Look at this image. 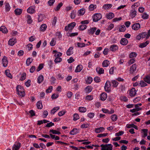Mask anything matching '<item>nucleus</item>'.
I'll list each match as a JSON object with an SVG mask.
<instances>
[{
	"label": "nucleus",
	"instance_id": "1",
	"mask_svg": "<svg viewBox=\"0 0 150 150\" xmlns=\"http://www.w3.org/2000/svg\"><path fill=\"white\" fill-rule=\"evenodd\" d=\"M16 90L18 94L22 97L25 96V93L23 88L21 86L18 85L16 87Z\"/></svg>",
	"mask_w": 150,
	"mask_h": 150
},
{
	"label": "nucleus",
	"instance_id": "2",
	"mask_svg": "<svg viewBox=\"0 0 150 150\" xmlns=\"http://www.w3.org/2000/svg\"><path fill=\"white\" fill-rule=\"evenodd\" d=\"M101 150H112L113 146L111 144H102L100 145Z\"/></svg>",
	"mask_w": 150,
	"mask_h": 150
},
{
	"label": "nucleus",
	"instance_id": "3",
	"mask_svg": "<svg viewBox=\"0 0 150 150\" xmlns=\"http://www.w3.org/2000/svg\"><path fill=\"white\" fill-rule=\"evenodd\" d=\"M76 25V23L75 22H72L69 24L67 26H66L65 27L64 30L66 31H67L68 30H71Z\"/></svg>",
	"mask_w": 150,
	"mask_h": 150
},
{
	"label": "nucleus",
	"instance_id": "4",
	"mask_svg": "<svg viewBox=\"0 0 150 150\" xmlns=\"http://www.w3.org/2000/svg\"><path fill=\"white\" fill-rule=\"evenodd\" d=\"M102 16L100 13H96L93 16V22H97L100 20L102 18Z\"/></svg>",
	"mask_w": 150,
	"mask_h": 150
},
{
	"label": "nucleus",
	"instance_id": "5",
	"mask_svg": "<svg viewBox=\"0 0 150 150\" xmlns=\"http://www.w3.org/2000/svg\"><path fill=\"white\" fill-rule=\"evenodd\" d=\"M111 86V84L110 82L107 81L105 84L104 88L105 91L108 92L110 91V87Z\"/></svg>",
	"mask_w": 150,
	"mask_h": 150
},
{
	"label": "nucleus",
	"instance_id": "6",
	"mask_svg": "<svg viewBox=\"0 0 150 150\" xmlns=\"http://www.w3.org/2000/svg\"><path fill=\"white\" fill-rule=\"evenodd\" d=\"M132 29L135 30H137L140 28V25L139 23H135L132 26Z\"/></svg>",
	"mask_w": 150,
	"mask_h": 150
},
{
	"label": "nucleus",
	"instance_id": "7",
	"mask_svg": "<svg viewBox=\"0 0 150 150\" xmlns=\"http://www.w3.org/2000/svg\"><path fill=\"white\" fill-rule=\"evenodd\" d=\"M21 144L18 142H16L13 145L12 150H18L20 148Z\"/></svg>",
	"mask_w": 150,
	"mask_h": 150
},
{
	"label": "nucleus",
	"instance_id": "8",
	"mask_svg": "<svg viewBox=\"0 0 150 150\" xmlns=\"http://www.w3.org/2000/svg\"><path fill=\"white\" fill-rule=\"evenodd\" d=\"M2 62L3 65L4 67H6L7 66L8 63V61L7 59V58L6 57H4L2 59Z\"/></svg>",
	"mask_w": 150,
	"mask_h": 150
},
{
	"label": "nucleus",
	"instance_id": "9",
	"mask_svg": "<svg viewBox=\"0 0 150 150\" xmlns=\"http://www.w3.org/2000/svg\"><path fill=\"white\" fill-rule=\"evenodd\" d=\"M118 46L115 45H111L110 48V50L112 52H115L118 49Z\"/></svg>",
	"mask_w": 150,
	"mask_h": 150
},
{
	"label": "nucleus",
	"instance_id": "10",
	"mask_svg": "<svg viewBox=\"0 0 150 150\" xmlns=\"http://www.w3.org/2000/svg\"><path fill=\"white\" fill-rule=\"evenodd\" d=\"M16 42V39L12 38L10 39L8 41V44L11 46H13Z\"/></svg>",
	"mask_w": 150,
	"mask_h": 150
},
{
	"label": "nucleus",
	"instance_id": "11",
	"mask_svg": "<svg viewBox=\"0 0 150 150\" xmlns=\"http://www.w3.org/2000/svg\"><path fill=\"white\" fill-rule=\"evenodd\" d=\"M97 29L96 27L92 28L88 30V32L89 35H93Z\"/></svg>",
	"mask_w": 150,
	"mask_h": 150
},
{
	"label": "nucleus",
	"instance_id": "12",
	"mask_svg": "<svg viewBox=\"0 0 150 150\" xmlns=\"http://www.w3.org/2000/svg\"><path fill=\"white\" fill-rule=\"evenodd\" d=\"M128 43L127 40L125 38H122L120 41V44L123 45H126Z\"/></svg>",
	"mask_w": 150,
	"mask_h": 150
},
{
	"label": "nucleus",
	"instance_id": "13",
	"mask_svg": "<svg viewBox=\"0 0 150 150\" xmlns=\"http://www.w3.org/2000/svg\"><path fill=\"white\" fill-rule=\"evenodd\" d=\"M130 95L131 96L133 97L136 94V91L134 88H132L130 90Z\"/></svg>",
	"mask_w": 150,
	"mask_h": 150
},
{
	"label": "nucleus",
	"instance_id": "14",
	"mask_svg": "<svg viewBox=\"0 0 150 150\" xmlns=\"http://www.w3.org/2000/svg\"><path fill=\"white\" fill-rule=\"evenodd\" d=\"M105 130V128L103 127H100L95 128V132L97 133H100L104 131Z\"/></svg>",
	"mask_w": 150,
	"mask_h": 150
},
{
	"label": "nucleus",
	"instance_id": "15",
	"mask_svg": "<svg viewBox=\"0 0 150 150\" xmlns=\"http://www.w3.org/2000/svg\"><path fill=\"white\" fill-rule=\"evenodd\" d=\"M100 99L102 100H106L107 98V94L105 93H102L100 96Z\"/></svg>",
	"mask_w": 150,
	"mask_h": 150
},
{
	"label": "nucleus",
	"instance_id": "16",
	"mask_svg": "<svg viewBox=\"0 0 150 150\" xmlns=\"http://www.w3.org/2000/svg\"><path fill=\"white\" fill-rule=\"evenodd\" d=\"M0 31L3 33H8V31L6 28L4 26H2L0 28Z\"/></svg>",
	"mask_w": 150,
	"mask_h": 150
},
{
	"label": "nucleus",
	"instance_id": "17",
	"mask_svg": "<svg viewBox=\"0 0 150 150\" xmlns=\"http://www.w3.org/2000/svg\"><path fill=\"white\" fill-rule=\"evenodd\" d=\"M35 12L34 7L33 6H31L27 9V12L31 14Z\"/></svg>",
	"mask_w": 150,
	"mask_h": 150
},
{
	"label": "nucleus",
	"instance_id": "18",
	"mask_svg": "<svg viewBox=\"0 0 150 150\" xmlns=\"http://www.w3.org/2000/svg\"><path fill=\"white\" fill-rule=\"evenodd\" d=\"M137 11L135 9L131 10L130 12V16L132 18H134L136 15Z\"/></svg>",
	"mask_w": 150,
	"mask_h": 150
},
{
	"label": "nucleus",
	"instance_id": "19",
	"mask_svg": "<svg viewBox=\"0 0 150 150\" xmlns=\"http://www.w3.org/2000/svg\"><path fill=\"white\" fill-rule=\"evenodd\" d=\"M137 68L136 65L135 64H134L132 65L130 67V73H133V72L136 70Z\"/></svg>",
	"mask_w": 150,
	"mask_h": 150
},
{
	"label": "nucleus",
	"instance_id": "20",
	"mask_svg": "<svg viewBox=\"0 0 150 150\" xmlns=\"http://www.w3.org/2000/svg\"><path fill=\"white\" fill-rule=\"evenodd\" d=\"M53 53H56V54L54 55V57H61L62 55V53L61 52H58L57 54V52L56 50H53Z\"/></svg>",
	"mask_w": 150,
	"mask_h": 150
},
{
	"label": "nucleus",
	"instance_id": "21",
	"mask_svg": "<svg viewBox=\"0 0 150 150\" xmlns=\"http://www.w3.org/2000/svg\"><path fill=\"white\" fill-rule=\"evenodd\" d=\"M109 61L107 60H104L102 63V66L103 67H108L110 64Z\"/></svg>",
	"mask_w": 150,
	"mask_h": 150
},
{
	"label": "nucleus",
	"instance_id": "22",
	"mask_svg": "<svg viewBox=\"0 0 150 150\" xmlns=\"http://www.w3.org/2000/svg\"><path fill=\"white\" fill-rule=\"evenodd\" d=\"M36 106L38 109H41L42 108V105L41 101H38L36 104Z\"/></svg>",
	"mask_w": 150,
	"mask_h": 150
},
{
	"label": "nucleus",
	"instance_id": "23",
	"mask_svg": "<svg viewBox=\"0 0 150 150\" xmlns=\"http://www.w3.org/2000/svg\"><path fill=\"white\" fill-rule=\"evenodd\" d=\"M85 12V9L84 8H82L79 10L78 13V15L79 16H82L83 15Z\"/></svg>",
	"mask_w": 150,
	"mask_h": 150
},
{
	"label": "nucleus",
	"instance_id": "24",
	"mask_svg": "<svg viewBox=\"0 0 150 150\" xmlns=\"http://www.w3.org/2000/svg\"><path fill=\"white\" fill-rule=\"evenodd\" d=\"M97 72L99 74H101L104 73V70L102 68H97L96 69Z\"/></svg>",
	"mask_w": 150,
	"mask_h": 150
},
{
	"label": "nucleus",
	"instance_id": "25",
	"mask_svg": "<svg viewBox=\"0 0 150 150\" xmlns=\"http://www.w3.org/2000/svg\"><path fill=\"white\" fill-rule=\"evenodd\" d=\"M82 69V66L81 65H79L76 67L75 71L76 72H78L80 71Z\"/></svg>",
	"mask_w": 150,
	"mask_h": 150
},
{
	"label": "nucleus",
	"instance_id": "26",
	"mask_svg": "<svg viewBox=\"0 0 150 150\" xmlns=\"http://www.w3.org/2000/svg\"><path fill=\"white\" fill-rule=\"evenodd\" d=\"M149 41H147L145 42H143L140 44L139 45V47L142 48L148 45L149 44Z\"/></svg>",
	"mask_w": 150,
	"mask_h": 150
},
{
	"label": "nucleus",
	"instance_id": "27",
	"mask_svg": "<svg viewBox=\"0 0 150 150\" xmlns=\"http://www.w3.org/2000/svg\"><path fill=\"white\" fill-rule=\"evenodd\" d=\"M22 11V10L21 9L17 8L15 10L14 12L16 15H19L21 14Z\"/></svg>",
	"mask_w": 150,
	"mask_h": 150
},
{
	"label": "nucleus",
	"instance_id": "28",
	"mask_svg": "<svg viewBox=\"0 0 150 150\" xmlns=\"http://www.w3.org/2000/svg\"><path fill=\"white\" fill-rule=\"evenodd\" d=\"M93 79L91 76L88 77L87 79L86 80V82L87 84H90L93 81Z\"/></svg>",
	"mask_w": 150,
	"mask_h": 150
},
{
	"label": "nucleus",
	"instance_id": "29",
	"mask_svg": "<svg viewBox=\"0 0 150 150\" xmlns=\"http://www.w3.org/2000/svg\"><path fill=\"white\" fill-rule=\"evenodd\" d=\"M78 132V129L77 128H74L69 133L71 135H75L77 134Z\"/></svg>",
	"mask_w": 150,
	"mask_h": 150
},
{
	"label": "nucleus",
	"instance_id": "30",
	"mask_svg": "<svg viewBox=\"0 0 150 150\" xmlns=\"http://www.w3.org/2000/svg\"><path fill=\"white\" fill-rule=\"evenodd\" d=\"M92 89V87L91 86H88L85 88V91L86 93H89L91 92Z\"/></svg>",
	"mask_w": 150,
	"mask_h": 150
},
{
	"label": "nucleus",
	"instance_id": "31",
	"mask_svg": "<svg viewBox=\"0 0 150 150\" xmlns=\"http://www.w3.org/2000/svg\"><path fill=\"white\" fill-rule=\"evenodd\" d=\"M43 76L42 75H40L38 77V82L39 83H40L43 80Z\"/></svg>",
	"mask_w": 150,
	"mask_h": 150
},
{
	"label": "nucleus",
	"instance_id": "32",
	"mask_svg": "<svg viewBox=\"0 0 150 150\" xmlns=\"http://www.w3.org/2000/svg\"><path fill=\"white\" fill-rule=\"evenodd\" d=\"M47 27V26L45 24H42L40 27V30L41 31H44L45 30Z\"/></svg>",
	"mask_w": 150,
	"mask_h": 150
},
{
	"label": "nucleus",
	"instance_id": "33",
	"mask_svg": "<svg viewBox=\"0 0 150 150\" xmlns=\"http://www.w3.org/2000/svg\"><path fill=\"white\" fill-rule=\"evenodd\" d=\"M5 4L6 11L7 12L9 11L11 8L8 2L5 3Z\"/></svg>",
	"mask_w": 150,
	"mask_h": 150
},
{
	"label": "nucleus",
	"instance_id": "34",
	"mask_svg": "<svg viewBox=\"0 0 150 150\" xmlns=\"http://www.w3.org/2000/svg\"><path fill=\"white\" fill-rule=\"evenodd\" d=\"M144 81L148 83H150V76H146L144 79Z\"/></svg>",
	"mask_w": 150,
	"mask_h": 150
},
{
	"label": "nucleus",
	"instance_id": "35",
	"mask_svg": "<svg viewBox=\"0 0 150 150\" xmlns=\"http://www.w3.org/2000/svg\"><path fill=\"white\" fill-rule=\"evenodd\" d=\"M76 16V11L73 10L71 13L70 17L71 18L73 19L75 18Z\"/></svg>",
	"mask_w": 150,
	"mask_h": 150
},
{
	"label": "nucleus",
	"instance_id": "36",
	"mask_svg": "<svg viewBox=\"0 0 150 150\" xmlns=\"http://www.w3.org/2000/svg\"><path fill=\"white\" fill-rule=\"evenodd\" d=\"M73 49V47H71L69 48L67 51L66 54L68 56H70L71 54V51Z\"/></svg>",
	"mask_w": 150,
	"mask_h": 150
},
{
	"label": "nucleus",
	"instance_id": "37",
	"mask_svg": "<svg viewBox=\"0 0 150 150\" xmlns=\"http://www.w3.org/2000/svg\"><path fill=\"white\" fill-rule=\"evenodd\" d=\"M112 5L110 4H107L103 5V8L105 9H108L110 8L112 6Z\"/></svg>",
	"mask_w": 150,
	"mask_h": 150
},
{
	"label": "nucleus",
	"instance_id": "38",
	"mask_svg": "<svg viewBox=\"0 0 150 150\" xmlns=\"http://www.w3.org/2000/svg\"><path fill=\"white\" fill-rule=\"evenodd\" d=\"M126 30V28L125 26L123 25L121 26L119 29V31L120 32H124Z\"/></svg>",
	"mask_w": 150,
	"mask_h": 150
},
{
	"label": "nucleus",
	"instance_id": "39",
	"mask_svg": "<svg viewBox=\"0 0 150 150\" xmlns=\"http://www.w3.org/2000/svg\"><path fill=\"white\" fill-rule=\"evenodd\" d=\"M27 18V21L28 23V24H30L32 23L33 20L30 16L28 15Z\"/></svg>",
	"mask_w": 150,
	"mask_h": 150
},
{
	"label": "nucleus",
	"instance_id": "40",
	"mask_svg": "<svg viewBox=\"0 0 150 150\" xmlns=\"http://www.w3.org/2000/svg\"><path fill=\"white\" fill-rule=\"evenodd\" d=\"M111 119L113 121H115L117 119V116L116 115L114 114L111 116Z\"/></svg>",
	"mask_w": 150,
	"mask_h": 150
},
{
	"label": "nucleus",
	"instance_id": "41",
	"mask_svg": "<svg viewBox=\"0 0 150 150\" xmlns=\"http://www.w3.org/2000/svg\"><path fill=\"white\" fill-rule=\"evenodd\" d=\"M50 132H52L54 134H61V132H60L53 129L50 130Z\"/></svg>",
	"mask_w": 150,
	"mask_h": 150
},
{
	"label": "nucleus",
	"instance_id": "42",
	"mask_svg": "<svg viewBox=\"0 0 150 150\" xmlns=\"http://www.w3.org/2000/svg\"><path fill=\"white\" fill-rule=\"evenodd\" d=\"M6 74L7 76V77L10 78V79L12 78V76L11 74L9 73V71L8 70H5Z\"/></svg>",
	"mask_w": 150,
	"mask_h": 150
},
{
	"label": "nucleus",
	"instance_id": "43",
	"mask_svg": "<svg viewBox=\"0 0 150 150\" xmlns=\"http://www.w3.org/2000/svg\"><path fill=\"white\" fill-rule=\"evenodd\" d=\"M96 5H93V4H91L89 7L90 10L93 11L94 9H96Z\"/></svg>",
	"mask_w": 150,
	"mask_h": 150
},
{
	"label": "nucleus",
	"instance_id": "44",
	"mask_svg": "<svg viewBox=\"0 0 150 150\" xmlns=\"http://www.w3.org/2000/svg\"><path fill=\"white\" fill-rule=\"evenodd\" d=\"M114 17V14L112 13H109L107 15V17L108 19H111Z\"/></svg>",
	"mask_w": 150,
	"mask_h": 150
},
{
	"label": "nucleus",
	"instance_id": "45",
	"mask_svg": "<svg viewBox=\"0 0 150 150\" xmlns=\"http://www.w3.org/2000/svg\"><path fill=\"white\" fill-rule=\"evenodd\" d=\"M87 27V26L85 25H82L79 26V29L80 30H83L86 28Z\"/></svg>",
	"mask_w": 150,
	"mask_h": 150
},
{
	"label": "nucleus",
	"instance_id": "46",
	"mask_svg": "<svg viewBox=\"0 0 150 150\" xmlns=\"http://www.w3.org/2000/svg\"><path fill=\"white\" fill-rule=\"evenodd\" d=\"M59 108V107H55L53 108L51 110V113L52 114H54L56 112L57 110H58Z\"/></svg>",
	"mask_w": 150,
	"mask_h": 150
},
{
	"label": "nucleus",
	"instance_id": "47",
	"mask_svg": "<svg viewBox=\"0 0 150 150\" xmlns=\"http://www.w3.org/2000/svg\"><path fill=\"white\" fill-rule=\"evenodd\" d=\"M142 131L144 132V135L142 136V137L144 138L147 135L148 130L146 129H142Z\"/></svg>",
	"mask_w": 150,
	"mask_h": 150
},
{
	"label": "nucleus",
	"instance_id": "48",
	"mask_svg": "<svg viewBox=\"0 0 150 150\" xmlns=\"http://www.w3.org/2000/svg\"><path fill=\"white\" fill-rule=\"evenodd\" d=\"M33 60V59H31V58H28L27 59L26 62V64L27 66H29L30 64L32 62Z\"/></svg>",
	"mask_w": 150,
	"mask_h": 150
},
{
	"label": "nucleus",
	"instance_id": "49",
	"mask_svg": "<svg viewBox=\"0 0 150 150\" xmlns=\"http://www.w3.org/2000/svg\"><path fill=\"white\" fill-rule=\"evenodd\" d=\"M62 5L63 3L62 2H60V3H59L57 6V7L55 8V11H59L61 7L62 6Z\"/></svg>",
	"mask_w": 150,
	"mask_h": 150
},
{
	"label": "nucleus",
	"instance_id": "50",
	"mask_svg": "<svg viewBox=\"0 0 150 150\" xmlns=\"http://www.w3.org/2000/svg\"><path fill=\"white\" fill-rule=\"evenodd\" d=\"M79 110L80 112H86V108L83 107H79Z\"/></svg>",
	"mask_w": 150,
	"mask_h": 150
},
{
	"label": "nucleus",
	"instance_id": "51",
	"mask_svg": "<svg viewBox=\"0 0 150 150\" xmlns=\"http://www.w3.org/2000/svg\"><path fill=\"white\" fill-rule=\"evenodd\" d=\"M43 15L42 14L38 15V21L39 22H41L43 20Z\"/></svg>",
	"mask_w": 150,
	"mask_h": 150
},
{
	"label": "nucleus",
	"instance_id": "52",
	"mask_svg": "<svg viewBox=\"0 0 150 150\" xmlns=\"http://www.w3.org/2000/svg\"><path fill=\"white\" fill-rule=\"evenodd\" d=\"M62 59L60 57H56L54 61L55 63L60 62L62 61Z\"/></svg>",
	"mask_w": 150,
	"mask_h": 150
},
{
	"label": "nucleus",
	"instance_id": "53",
	"mask_svg": "<svg viewBox=\"0 0 150 150\" xmlns=\"http://www.w3.org/2000/svg\"><path fill=\"white\" fill-rule=\"evenodd\" d=\"M137 54L135 52H132L129 54V57L130 58L136 57L137 56Z\"/></svg>",
	"mask_w": 150,
	"mask_h": 150
},
{
	"label": "nucleus",
	"instance_id": "54",
	"mask_svg": "<svg viewBox=\"0 0 150 150\" xmlns=\"http://www.w3.org/2000/svg\"><path fill=\"white\" fill-rule=\"evenodd\" d=\"M112 86L114 87H116L118 84V82L115 80L112 81Z\"/></svg>",
	"mask_w": 150,
	"mask_h": 150
},
{
	"label": "nucleus",
	"instance_id": "55",
	"mask_svg": "<svg viewBox=\"0 0 150 150\" xmlns=\"http://www.w3.org/2000/svg\"><path fill=\"white\" fill-rule=\"evenodd\" d=\"M79 116L78 114L77 113L74 114V115L73 120L76 121L79 119Z\"/></svg>",
	"mask_w": 150,
	"mask_h": 150
},
{
	"label": "nucleus",
	"instance_id": "56",
	"mask_svg": "<svg viewBox=\"0 0 150 150\" xmlns=\"http://www.w3.org/2000/svg\"><path fill=\"white\" fill-rule=\"evenodd\" d=\"M139 84L142 87H145L147 85V84L143 81H140Z\"/></svg>",
	"mask_w": 150,
	"mask_h": 150
},
{
	"label": "nucleus",
	"instance_id": "57",
	"mask_svg": "<svg viewBox=\"0 0 150 150\" xmlns=\"http://www.w3.org/2000/svg\"><path fill=\"white\" fill-rule=\"evenodd\" d=\"M108 133L99 134L97 135V137H105L107 136L108 135Z\"/></svg>",
	"mask_w": 150,
	"mask_h": 150
},
{
	"label": "nucleus",
	"instance_id": "58",
	"mask_svg": "<svg viewBox=\"0 0 150 150\" xmlns=\"http://www.w3.org/2000/svg\"><path fill=\"white\" fill-rule=\"evenodd\" d=\"M93 96L92 95H88L85 98L86 100H91L93 99Z\"/></svg>",
	"mask_w": 150,
	"mask_h": 150
},
{
	"label": "nucleus",
	"instance_id": "59",
	"mask_svg": "<svg viewBox=\"0 0 150 150\" xmlns=\"http://www.w3.org/2000/svg\"><path fill=\"white\" fill-rule=\"evenodd\" d=\"M142 18L144 19H147L149 18V15L147 14L146 13H144L142 15Z\"/></svg>",
	"mask_w": 150,
	"mask_h": 150
},
{
	"label": "nucleus",
	"instance_id": "60",
	"mask_svg": "<svg viewBox=\"0 0 150 150\" xmlns=\"http://www.w3.org/2000/svg\"><path fill=\"white\" fill-rule=\"evenodd\" d=\"M77 46L79 47H82L85 46L86 44L84 43H81L78 42L77 43Z\"/></svg>",
	"mask_w": 150,
	"mask_h": 150
},
{
	"label": "nucleus",
	"instance_id": "61",
	"mask_svg": "<svg viewBox=\"0 0 150 150\" xmlns=\"http://www.w3.org/2000/svg\"><path fill=\"white\" fill-rule=\"evenodd\" d=\"M26 77V73H23L21 78L20 80L22 81L24 80L25 79Z\"/></svg>",
	"mask_w": 150,
	"mask_h": 150
},
{
	"label": "nucleus",
	"instance_id": "62",
	"mask_svg": "<svg viewBox=\"0 0 150 150\" xmlns=\"http://www.w3.org/2000/svg\"><path fill=\"white\" fill-rule=\"evenodd\" d=\"M43 64H40L38 67L37 69V71H40L41 69H42L43 68Z\"/></svg>",
	"mask_w": 150,
	"mask_h": 150
},
{
	"label": "nucleus",
	"instance_id": "63",
	"mask_svg": "<svg viewBox=\"0 0 150 150\" xmlns=\"http://www.w3.org/2000/svg\"><path fill=\"white\" fill-rule=\"evenodd\" d=\"M27 47L28 48V50H30L32 49L33 45L31 44H28L27 45Z\"/></svg>",
	"mask_w": 150,
	"mask_h": 150
},
{
	"label": "nucleus",
	"instance_id": "64",
	"mask_svg": "<svg viewBox=\"0 0 150 150\" xmlns=\"http://www.w3.org/2000/svg\"><path fill=\"white\" fill-rule=\"evenodd\" d=\"M52 86H50L49 87L48 89H47L46 90V92L47 93H50L52 91Z\"/></svg>",
	"mask_w": 150,
	"mask_h": 150
}]
</instances>
